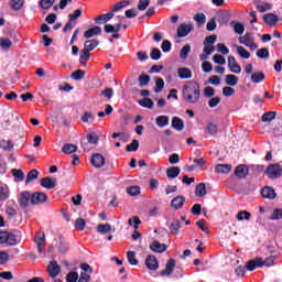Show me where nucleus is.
<instances>
[{
    "label": "nucleus",
    "mask_w": 282,
    "mask_h": 282,
    "mask_svg": "<svg viewBox=\"0 0 282 282\" xmlns=\"http://www.w3.org/2000/svg\"><path fill=\"white\" fill-rule=\"evenodd\" d=\"M6 199H10V187L2 185L0 187V202H6Z\"/></svg>",
    "instance_id": "32"
},
{
    "label": "nucleus",
    "mask_w": 282,
    "mask_h": 282,
    "mask_svg": "<svg viewBox=\"0 0 282 282\" xmlns=\"http://www.w3.org/2000/svg\"><path fill=\"white\" fill-rule=\"evenodd\" d=\"M0 149H2V151H12V149H14V143L10 140H1Z\"/></svg>",
    "instance_id": "40"
},
{
    "label": "nucleus",
    "mask_w": 282,
    "mask_h": 282,
    "mask_svg": "<svg viewBox=\"0 0 282 282\" xmlns=\"http://www.w3.org/2000/svg\"><path fill=\"white\" fill-rule=\"evenodd\" d=\"M225 83L229 87H237V84L239 83V77H237V75H232V74L226 75Z\"/></svg>",
    "instance_id": "29"
},
{
    "label": "nucleus",
    "mask_w": 282,
    "mask_h": 282,
    "mask_svg": "<svg viewBox=\"0 0 282 282\" xmlns=\"http://www.w3.org/2000/svg\"><path fill=\"white\" fill-rule=\"evenodd\" d=\"M47 272L50 279H56L61 274V265L56 260H52L47 265Z\"/></svg>",
    "instance_id": "6"
},
{
    "label": "nucleus",
    "mask_w": 282,
    "mask_h": 282,
    "mask_svg": "<svg viewBox=\"0 0 282 282\" xmlns=\"http://www.w3.org/2000/svg\"><path fill=\"white\" fill-rule=\"evenodd\" d=\"M129 226H133L134 230H138L140 224H142V220H140V217L133 216L128 220Z\"/></svg>",
    "instance_id": "58"
},
{
    "label": "nucleus",
    "mask_w": 282,
    "mask_h": 282,
    "mask_svg": "<svg viewBox=\"0 0 282 282\" xmlns=\"http://www.w3.org/2000/svg\"><path fill=\"white\" fill-rule=\"evenodd\" d=\"M86 140L88 143L94 144L96 147L98 145V141L100 140V138L98 137V134H96V132H90L87 134Z\"/></svg>",
    "instance_id": "44"
},
{
    "label": "nucleus",
    "mask_w": 282,
    "mask_h": 282,
    "mask_svg": "<svg viewBox=\"0 0 282 282\" xmlns=\"http://www.w3.org/2000/svg\"><path fill=\"white\" fill-rule=\"evenodd\" d=\"M35 243L37 246L39 254H43V248H45V232H37L35 236Z\"/></svg>",
    "instance_id": "18"
},
{
    "label": "nucleus",
    "mask_w": 282,
    "mask_h": 282,
    "mask_svg": "<svg viewBox=\"0 0 282 282\" xmlns=\"http://www.w3.org/2000/svg\"><path fill=\"white\" fill-rule=\"evenodd\" d=\"M250 217H252V214H250V212L248 210H241L238 212L236 219H238V221H250Z\"/></svg>",
    "instance_id": "37"
},
{
    "label": "nucleus",
    "mask_w": 282,
    "mask_h": 282,
    "mask_svg": "<svg viewBox=\"0 0 282 282\" xmlns=\"http://www.w3.org/2000/svg\"><path fill=\"white\" fill-rule=\"evenodd\" d=\"M90 164H93L95 169H102V166H105V156L100 153L93 154L90 158Z\"/></svg>",
    "instance_id": "11"
},
{
    "label": "nucleus",
    "mask_w": 282,
    "mask_h": 282,
    "mask_svg": "<svg viewBox=\"0 0 282 282\" xmlns=\"http://www.w3.org/2000/svg\"><path fill=\"white\" fill-rule=\"evenodd\" d=\"M47 202V195L44 192H35L31 194L32 206H39V204H45Z\"/></svg>",
    "instance_id": "5"
},
{
    "label": "nucleus",
    "mask_w": 282,
    "mask_h": 282,
    "mask_svg": "<svg viewBox=\"0 0 282 282\" xmlns=\"http://www.w3.org/2000/svg\"><path fill=\"white\" fill-rule=\"evenodd\" d=\"M139 80V87H147V85H149V83H151V76L147 75V74H141L138 78Z\"/></svg>",
    "instance_id": "42"
},
{
    "label": "nucleus",
    "mask_w": 282,
    "mask_h": 282,
    "mask_svg": "<svg viewBox=\"0 0 282 282\" xmlns=\"http://www.w3.org/2000/svg\"><path fill=\"white\" fill-rule=\"evenodd\" d=\"M127 259H128V262L130 263V265H138V263H140L138 258H135V251H128Z\"/></svg>",
    "instance_id": "46"
},
{
    "label": "nucleus",
    "mask_w": 282,
    "mask_h": 282,
    "mask_svg": "<svg viewBox=\"0 0 282 282\" xmlns=\"http://www.w3.org/2000/svg\"><path fill=\"white\" fill-rule=\"evenodd\" d=\"M232 171V165L230 164H217L215 166V173H230Z\"/></svg>",
    "instance_id": "31"
},
{
    "label": "nucleus",
    "mask_w": 282,
    "mask_h": 282,
    "mask_svg": "<svg viewBox=\"0 0 282 282\" xmlns=\"http://www.w3.org/2000/svg\"><path fill=\"white\" fill-rule=\"evenodd\" d=\"M271 221H279V219H282V209L275 208L273 209L272 215L269 217Z\"/></svg>",
    "instance_id": "54"
},
{
    "label": "nucleus",
    "mask_w": 282,
    "mask_h": 282,
    "mask_svg": "<svg viewBox=\"0 0 282 282\" xmlns=\"http://www.w3.org/2000/svg\"><path fill=\"white\" fill-rule=\"evenodd\" d=\"M20 208H22L23 210H25V208H28V204H30V202H32V194H30L29 191H24L20 194V197L18 198Z\"/></svg>",
    "instance_id": "7"
},
{
    "label": "nucleus",
    "mask_w": 282,
    "mask_h": 282,
    "mask_svg": "<svg viewBox=\"0 0 282 282\" xmlns=\"http://www.w3.org/2000/svg\"><path fill=\"white\" fill-rule=\"evenodd\" d=\"M230 25H231V28H234V32L236 34H239V36H241V34H243V32H246V26H243V24L241 22L231 21Z\"/></svg>",
    "instance_id": "26"
},
{
    "label": "nucleus",
    "mask_w": 282,
    "mask_h": 282,
    "mask_svg": "<svg viewBox=\"0 0 282 282\" xmlns=\"http://www.w3.org/2000/svg\"><path fill=\"white\" fill-rule=\"evenodd\" d=\"M40 185L42 186V188H46L47 191H52V188H56V178L45 176V177L41 178Z\"/></svg>",
    "instance_id": "12"
},
{
    "label": "nucleus",
    "mask_w": 282,
    "mask_h": 282,
    "mask_svg": "<svg viewBox=\"0 0 282 282\" xmlns=\"http://www.w3.org/2000/svg\"><path fill=\"white\" fill-rule=\"evenodd\" d=\"M80 17H83V10L80 9H76L74 13L68 14L69 21L64 25L63 32H69V30H74L76 26V23L74 22H76L77 19H80Z\"/></svg>",
    "instance_id": "2"
},
{
    "label": "nucleus",
    "mask_w": 282,
    "mask_h": 282,
    "mask_svg": "<svg viewBox=\"0 0 282 282\" xmlns=\"http://www.w3.org/2000/svg\"><path fill=\"white\" fill-rule=\"evenodd\" d=\"M85 226H87V221L84 218H77L75 221V229L76 230H85Z\"/></svg>",
    "instance_id": "59"
},
{
    "label": "nucleus",
    "mask_w": 282,
    "mask_h": 282,
    "mask_svg": "<svg viewBox=\"0 0 282 282\" xmlns=\"http://www.w3.org/2000/svg\"><path fill=\"white\" fill-rule=\"evenodd\" d=\"M206 184L205 183H199L198 185H196V189H195V195L196 197H204L206 195Z\"/></svg>",
    "instance_id": "38"
},
{
    "label": "nucleus",
    "mask_w": 282,
    "mask_h": 282,
    "mask_svg": "<svg viewBox=\"0 0 282 282\" xmlns=\"http://www.w3.org/2000/svg\"><path fill=\"white\" fill-rule=\"evenodd\" d=\"M100 42H98V40L94 39V40H87L84 43V50H86L87 52H94V50H96L97 45H99Z\"/></svg>",
    "instance_id": "24"
},
{
    "label": "nucleus",
    "mask_w": 282,
    "mask_h": 282,
    "mask_svg": "<svg viewBox=\"0 0 282 282\" xmlns=\"http://www.w3.org/2000/svg\"><path fill=\"white\" fill-rule=\"evenodd\" d=\"M264 174L269 180H279L282 175V167L279 164H270L264 171Z\"/></svg>",
    "instance_id": "3"
},
{
    "label": "nucleus",
    "mask_w": 282,
    "mask_h": 282,
    "mask_svg": "<svg viewBox=\"0 0 282 282\" xmlns=\"http://www.w3.org/2000/svg\"><path fill=\"white\" fill-rule=\"evenodd\" d=\"M54 3H56V0H40L39 6L42 10H50Z\"/></svg>",
    "instance_id": "48"
},
{
    "label": "nucleus",
    "mask_w": 282,
    "mask_h": 282,
    "mask_svg": "<svg viewBox=\"0 0 282 282\" xmlns=\"http://www.w3.org/2000/svg\"><path fill=\"white\" fill-rule=\"evenodd\" d=\"M234 173L238 180H246L248 177V173H250V170L248 169V165L239 164L235 167Z\"/></svg>",
    "instance_id": "8"
},
{
    "label": "nucleus",
    "mask_w": 282,
    "mask_h": 282,
    "mask_svg": "<svg viewBox=\"0 0 282 282\" xmlns=\"http://www.w3.org/2000/svg\"><path fill=\"white\" fill-rule=\"evenodd\" d=\"M66 281L67 282L78 281V272H74V271L68 272L67 275H66Z\"/></svg>",
    "instance_id": "64"
},
{
    "label": "nucleus",
    "mask_w": 282,
    "mask_h": 282,
    "mask_svg": "<svg viewBox=\"0 0 282 282\" xmlns=\"http://www.w3.org/2000/svg\"><path fill=\"white\" fill-rule=\"evenodd\" d=\"M184 204H186V198L182 195H178L171 200V206L174 210H182Z\"/></svg>",
    "instance_id": "17"
},
{
    "label": "nucleus",
    "mask_w": 282,
    "mask_h": 282,
    "mask_svg": "<svg viewBox=\"0 0 282 282\" xmlns=\"http://www.w3.org/2000/svg\"><path fill=\"white\" fill-rule=\"evenodd\" d=\"M256 54L259 58H264V61H268V58H270V51L268 48H260L257 51Z\"/></svg>",
    "instance_id": "57"
},
{
    "label": "nucleus",
    "mask_w": 282,
    "mask_h": 282,
    "mask_svg": "<svg viewBox=\"0 0 282 282\" xmlns=\"http://www.w3.org/2000/svg\"><path fill=\"white\" fill-rule=\"evenodd\" d=\"M258 12H268V10H272V3L264 2L263 4L256 6Z\"/></svg>",
    "instance_id": "62"
},
{
    "label": "nucleus",
    "mask_w": 282,
    "mask_h": 282,
    "mask_svg": "<svg viewBox=\"0 0 282 282\" xmlns=\"http://www.w3.org/2000/svg\"><path fill=\"white\" fill-rule=\"evenodd\" d=\"M228 67L232 74H241V66L232 55L228 56Z\"/></svg>",
    "instance_id": "13"
},
{
    "label": "nucleus",
    "mask_w": 282,
    "mask_h": 282,
    "mask_svg": "<svg viewBox=\"0 0 282 282\" xmlns=\"http://www.w3.org/2000/svg\"><path fill=\"white\" fill-rule=\"evenodd\" d=\"M78 151V147L72 143H66L62 148V153H65L66 155H72V153H76Z\"/></svg>",
    "instance_id": "30"
},
{
    "label": "nucleus",
    "mask_w": 282,
    "mask_h": 282,
    "mask_svg": "<svg viewBox=\"0 0 282 282\" xmlns=\"http://www.w3.org/2000/svg\"><path fill=\"white\" fill-rule=\"evenodd\" d=\"M246 268L249 272H254L257 268H263V258L257 257L256 259L249 260L246 263Z\"/></svg>",
    "instance_id": "10"
},
{
    "label": "nucleus",
    "mask_w": 282,
    "mask_h": 282,
    "mask_svg": "<svg viewBox=\"0 0 282 282\" xmlns=\"http://www.w3.org/2000/svg\"><path fill=\"white\" fill-rule=\"evenodd\" d=\"M150 58H152V61H160V58H162V51H160V48H152Z\"/></svg>",
    "instance_id": "63"
},
{
    "label": "nucleus",
    "mask_w": 282,
    "mask_h": 282,
    "mask_svg": "<svg viewBox=\"0 0 282 282\" xmlns=\"http://www.w3.org/2000/svg\"><path fill=\"white\" fill-rule=\"evenodd\" d=\"M162 89H164V79H162V77H159L155 79L154 91H155V94H160V91H162Z\"/></svg>",
    "instance_id": "61"
},
{
    "label": "nucleus",
    "mask_w": 282,
    "mask_h": 282,
    "mask_svg": "<svg viewBox=\"0 0 282 282\" xmlns=\"http://www.w3.org/2000/svg\"><path fill=\"white\" fill-rule=\"evenodd\" d=\"M34 180H39V171H36V169L31 170V171L26 174L25 184H30V182H34Z\"/></svg>",
    "instance_id": "43"
},
{
    "label": "nucleus",
    "mask_w": 282,
    "mask_h": 282,
    "mask_svg": "<svg viewBox=\"0 0 282 282\" xmlns=\"http://www.w3.org/2000/svg\"><path fill=\"white\" fill-rule=\"evenodd\" d=\"M236 51L239 56L242 57L245 61H248V58H250V52H248V50H246L243 46H236Z\"/></svg>",
    "instance_id": "45"
},
{
    "label": "nucleus",
    "mask_w": 282,
    "mask_h": 282,
    "mask_svg": "<svg viewBox=\"0 0 282 282\" xmlns=\"http://www.w3.org/2000/svg\"><path fill=\"white\" fill-rule=\"evenodd\" d=\"M251 80L256 85H258L259 83H263L265 80V74H263L262 72L253 73L251 74Z\"/></svg>",
    "instance_id": "35"
},
{
    "label": "nucleus",
    "mask_w": 282,
    "mask_h": 282,
    "mask_svg": "<svg viewBox=\"0 0 282 282\" xmlns=\"http://www.w3.org/2000/svg\"><path fill=\"white\" fill-rule=\"evenodd\" d=\"M173 270H175V259L171 258L166 264L165 269L160 272L161 276H170L173 274Z\"/></svg>",
    "instance_id": "19"
},
{
    "label": "nucleus",
    "mask_w": 282,
    "mask_h": 282,
    "mask_svg": "<svg viewBox=\"0 0 282 282\" xmlns=\"http://www.w3.org/2000/svg\"><path fill=\"white\" fill-rule=\"evenodd\" d=\"M85 74H87V72L77 69L72 73L70 78H73V80H83L85 78Z\"/></svg>",
    "instance_id": "49"
},
{
    "label": "nucleus",
    "mask_w": 282,
    "mask_h": 282,
    "mask_svg": "<svg viewBox=\"0 0 282 282\" xmlns=\"http://www.w3.org/2000/svg\"><path fill=\"white\" fill-rule=\"evenodd\" d=\"M127 193L131 197H138V195H140V186H138V185L130 186V187L127 188Z\"/></svg>",
    "instance_id": "56"
},
{
    "label": "nucleus",
    "mask_w": 282,
    "mask_h": 282,
    "mask_svg": "<svg viewBox=\"0 0 282 282\" xmlns=\"http://www.w3.org/2000/svg\"><path fill=\"white\" fill-rule=\"evenodd\" d=\"M155 122L160 129H164V127H169V116H159Z\"/></svg>",
    "instance_id": "34"
},
{
    "label": "nucleus",
    "mask_w": 282,
    "mask_h": 282,
    "mask_svg": "<svg viewBox=\"0 0 282 282\" xmlns=\"http://www.w3.org/2000/svg\"><path fill=\"white\" fill-rule=\"evenodd\" d=\"M98 34H102V28L100 26H93L84 32V39H91L93 36H98Z\"/></svg>",
    "instance_id": "21"
},
{
    "label": "nucleus",
    "mask_w": 282,
    "mask_h": 282,
    "mask_svg": "<svg viewBox=\"0 0 282 282\" xmlns=\"http://www.w3.org/2000/svg\"><path fill=\"white\" fill-rule=\"evenodd\" d=\"M261 195L264 199H276V192L271 186H264L261 189Z\"/></svg>",
    "instance_id": "20"
},
{
    "label": "nucleus",
    "mask_w": 282,
    "mask_h": 282,
    "mask_svg": "<svg viewBox=\"0 0 282 282\" xmlns=\"http://www.w3.org/2000/svg\"><path fill=\"white\" fill-rule=\"evenodd\" d=\"M25 4V0H11L12 10L19 11Z\"/></svg>",
    "instance_id": "55"
},
{
    "label": "nucleus",
    "mask_w": 282,
    "mask_h": 282,
    "mask_svg": "<svg viewBox=\"0 0 282 282\" xmlns=\"http://www.w3.org/2000/svg\"><path fill=\"white\" fill-rule=\"evenodd\" d=\"M11 173L14 177V182H23L25 180V174L23 173V170L13 169Z\"/></svg>",
    "instance_id": "36"
},
{
    "label": "nucleus",
    "mask_w": 282,
    "mask_h": 282,
    "mask_svg": "<svg viewBox=\"0 0 282 282\" xmlns=\"http://www.w3.org/2000/svg\"><path fill=\"white\" fill-rule=\"evenodd\" d=\"M240 45H246V47H249L250 50L254 51L257 47V43H254V40L252 39V33H246L243 36L239 39Z\"/></svg>",
    "instance_id": "4"
},
{
    "label": "nucleus",
    "mask_w": 282,
    "mask_h": 282,
    "mask_svg": "<svg viewBox=\"0 0 282 282\" xmlns=\"http://www.w3.org/2000/svg\"><path fill=\"white\" fill-rule=\"evenodd\" d=\"M177 74L181 80H187L188 78H193V72H191V69L186 67L178 68Z\"/></svg>",
    "instance_id": "23"
},
{
    "label": "nucleus",
    "mask_w": 282,
    "mask_h": 282,
    "mask_svg": "<svg viewBox=\"0 0 282 282\" xmlns=\"http://www.w3.org/2000/svg\"><path fill=\"white\" fill-rule=\"evenodd\" d=\"M89 58H91V53L84 48L79 55L80 65L87 67V61H89Z\"/></svg>",
    "instance_id": "27"
},
{
    "label": "nucleus",
    "mask_w": 282,
    "mask_h": 282,
    "mask_svg": "<svg viewBox=\"0 0 282 282\" xmlns=\"http://www.w3.org/2000/svg\"><path fill=\"white\" fill-rule=\"evenodd\" d=\"M180 173H181L180 167H177V166H172V167H169V169L166 170V177H167L169 180H175V177H177V176L180 175Z\"/></svg>",
    "instance_id": "28"
},
{
    "label": "nucleus",
    "mask_w": 282,
    "mask_h": 282,
    "mask_svg": "<svg viewBox=\"0 0 282 282\" xmlns=\"http://www.w3.org/2000/svg\"><path fill=\"white\" fill-rule=\"evenodd\" d=\"M263 22L269 25V28H274L279 23V15L274 13H265L263 17Z\"/></svg>",
    "instance_id": "14"
},
{
    "label": "nucleus",
    "mask_w": 282,
    "mask_h": 282,
    "mask_svg": "<svg viewBox=\"0 0 282 282\" xmlns=\"http://www.w3.org/2000/svg\"><path fill=\"white\" fill-rule=\"evenodd\" d=\"M97 232H100V235H108V232H111V225H109V224H99L97 226Z\"/></svg>",
    "instance_id": "41"
},
{
    "label": "nucleus",
    "mask_w": 282,
    "mask_h": 282,
    "mask_svg": "<svg viewBox=\"0 0 282 282\" xmlns=\"http://www.w3.org/2000/svg\"><path fill=\"white\" fill-rule=\"evenodd\" d=\"M139 105L145 109H153V100L149 97H144L143 99L139 100Z\"/></svg>",
    "instance_id": "47"
},
{
    "label": "nucleus",
    "mask_w": 282,
    "mask_h": 282,
    "mask_svg": "<svg viewBox=\"0 0 282 282\" xmlns=\"http://www.w3.org/2000/svg\"><path fill=\"white\" fill-rule=\"evenodd\" d=\"M183 100L187 105H197L199 102V98H202V88L199 84L195 80H187L182 90Z\"/></svg>",
    "instance_id": "1"
},
{
    "label": "nucleus",
    "mask_w": 282,
    "mask_h": 282,
    "mask_svg": "<svg viewBox=\"0 0 282 282\" xmlns=\"http://www.w3.org/2000/svg\"><path fill=\"white\" fill-rule=\"evenodd\" d=\"M7 243L8 246H17L19 243V238H17V235L7 231Z\"/></svg>",
    "instance_id": "51"
},
{
    "label": "nucleus",
    "mask_w": 282,
    "mask_h": 282,
    "mask_svg": "<svg viewBox=\"0 0 282 282\" xmlns=\"http://www.w3.org/2000/svg\"><path fill=\"white\" fill-rule=\"evenodd\" d=\"M276 119V112L275 111H269L262 115V122H272V120Z\"/></svg>",
    "instance_id": "53"
},
{
    "label": "nucleus",
    "mask_w": 282,
    "mask_h": 282,
    "mask_svg": "<svg viewBox=\"0 0 282 282\" xmlns=\"http://www.w3.org/2000/svg\"><path fill=\"white\" fill-rule=\"evenodd\" d=\"M172 128L176 131H184V121L180 117L172 118Z\"/></svg>",
    "instance_id": "25"
},
{
    "label": "nucleus",
    "mask_w": 282,
    "mask_h": 282,
    "mask_svg": "<svg viewBox=\"0 0 282 282\" xmlns=\"http://www.w3.org/2000/svg\"><path fill=\"white\" fill-rule=\"evenodd\" d=\"M131 1L129 0H122L120 2H117L113 7H112V12H118V10H122V8H127V6H130Z\"/></svg>",
    "instance_id": "50"
},
{
    "label": "nucleus",
    "mask_w": 282,
    "mask_h": 282,
    "mask_svg": "<svg viewBox=\"0 0 282 282\" xmlns=\"http://www.w3.org/2000/svg\"><path fill=\"white\" fill-rule=\"evenodd\" d=\"M205 133L207 135H217L219 133V127L217 123L209 121L205 128Z\"/></svg>",
    "instance_id": "22"
},
{
    "label": "nucleus",
    "mask_w": 282,
    "mask_h": 282,
    "mask_svg": "<svg viewBox=\"0 0 282 282\" xmlns=\"http://www.w3.org/2000/svg\"><path fill=\"white\" fill-rule=\"evenodd\" d=\"M58 240H59L58 252H61V254H65V252L69 250V247L67 242H65V238L63 236H59Z\"/></svg>",
    "instance_id": "39"
},
{
    "label": "nucleus",
    "mask_w": 282,
    "mask_h": 282,
    "mask_svg": "<svg viewBox=\"0 0 282 282\" xmlns=\"http://www.w3.org/2000/svg\"><path fill=\"white\" fill-rule=\"evenodd\" d=\"M188 54H191V45L186 44L185 46L182 47L180 52V58L186 59L188 58Z\"/></svg>",
    "instance_id": "60"
},
{
    "label": "nucleus",
    "mask_w": 282,
    "mask_h": 282,
    "mask_svg": "<svg viewBox=\"0 0 282 282\" xmlns=\"http://www.w3.org/2000/svg\"><path fill=\"white\" fill-rule=\"evenodd\" d=\"M194 26L193 24H186V23H182L177 30H176V34L178 39H185V36L189 33L193 32Z\"/></svg>",
    "instance_id": "9"
},
{
    "label": "nucleus",
    "mask_w": 282,
    "mask_h": 282,
    "mask_svg": "<svg viewBox=\"0 0 282 282\" xmlns=\"http://www.w3.org/2000/svg\"><path fill=\"white\" fill-rule=\"evenodd\" d=\"M145 265L148 270L155 271L158 268H160V262L158 261V258L155 256L150 254L145 258Z\"/></svg>",
    "instance_id": "15"
},
{
    "label": "nucleus",
    "mask_w": 282,
    "mask_h": 282,
    "mask_svg": "<svg viewBox=\"0 0 282 282\" xmlns=\"http://www.w3.org/2000/svg\"><path fill=\"white\" fill-rule=\"evenodd\" d=\"M150 250L152 252H156L158 254H162V252H166V250H169V247L164 243H161L158 240H154L151 245H150Z\"/></svg>",
    "instance_id": "16"
},
{
    "label": "nucleus",
    "mask_w": 282,
    "mask_h": 282,
    "mask_svg": "<svg viewBox=\"0 0 282 282\" xmlns=\"http://www.w3.org/2000/svg\"><path fill=\"white\" fill-rule=\"evenodd\" d=\"M139 148L140 141H138V139H133L132 142L126 147V151H128V153H131L132 151H138Z\"/></svg>",
    "instance_id": "52"
},
{
    "label": "nucleus",
    "mask_w": 282,
    "mask_h": 282,
    "mask_svg": "<svg viewBox=\"0 0 282 282\" xmlns=\"http://www.w3.org/2000/svg\"><path fill=\"white\" fill-rule=\"evenodd\" d=\"M180 228H182V223L180 220H173L170 224V232L172 235H180Z\"/></svg>",
    "instance_id": "33"
}]
</instances>
